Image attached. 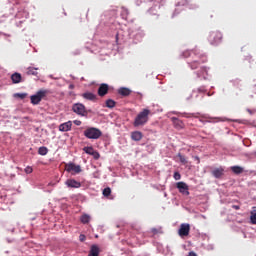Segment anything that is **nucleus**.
Instances as JSON below:
<instances>
[{"mask_svg": "<svg viewBox=\"0 0 256 256\" xmlns=\"http://www.w3.org/2000/svg\"><path fill=\"white\" fill-rule=\"evenodd\" d=\"M184 57H192V59H194L193 61L188 63L190 69L192 70L198 69L201 63H207V56L199 54L193 50L190 52H185Z\"/></svg>", "mask_w": 256, "mask_h": 256, "instance_id": "1", "label": "nucleus"}, {"mask_svg": "<svg viewBox=\"0 0 256 256\" xmlns=\"http://www.w3.org/2000/svg\"><path fill=\"white\" fill-rule=\"evenodd\" d=\"M149 115H151V110L143 109L134 119L133 125L135 127H143L149 121Z\"/></svg>", "mask_w": 256, "mask_h": 256, "instance_id": "2", "label": "nucleus"}, {"mask_svg": "<svg viewBox=\"0 0 256 256\" xmlns=\"http://www.w3.org/2000/svg\"><path fill=\"white\" fill-rule=\"evenodd\" d=\"M47 95H51V90L40 89L36 94L30 96V101L32 105H39L43 99H47Z\"/></svg>", "mask_w": 256, "mask_h": 256, "instance_id": "3", "label": "nucleus"}, {"mask_svg": "<svg viewBox=\"0 0 256 256\" xmlns=\"http://www.w3.org/2000/svg\"><path fill=\"white\" fill-rule=\"evenodd\" d=\"M103 136V132L99 128L88 127L84 130V137L86 139H100Z\"/></svg>", "mask_w": 256, "mask_h": 256, "instance_id": "4", "label": "nucleus"}, {"mask_svg": "<svg viewBox=\"0 0 256 256\" xmlns=\"http://www.w3.org/2000/svg\"><path fill=\"white\" fill-rule=\"evenodd\" d=\"M208 41L210 45H219L223 41V34L220 31H212L209 34Z\"/></svg>", "mask_w": 256, "mask_h": 256, "instance_id": "5", "label": "nucleus"}, {"mask_svg": "<svg viewBox=\"0 0 256 256\" xmlns=\"http://www.w3.org/2000/svg\"><path fill=\"white\" fill-rule=\"evenodd\" d=\"M72 111L73 113H76V115H79L80 117H87V108H85V105L81 103L73 104Z\"/></svg>", "mask_w": 256, "mask_h": 256, "instance_id": "6", "label": "nucleus"}, {"mask_svg": "<svg viewBox=\"0 0 256 256\" xmlns=\"http://www.w3.org/2000/svg\"><path fill=\"white\" fill-rule=\"evenodd\" d=\"M66 171L68 173H72V175H77L81 173V166L80 165H75L74 163H69L66 165Z\"/></svg>", "mask_w": 256, "mask_h": 256, "instance_id": "7", "label": "nucleus"}, {"mask_svg": "<svg viewBox=\"0 0 256 256\" xmlns=\"http://www.w3.org/2000/svg\"><path fill=\"white\" fill-rule=\"evenodd\" d=\"M190 231H191V226L187 223H183L180 225L178 234L180 237H187Z\"/></svg>", "mask_w": 256, "mask_h": 256, "instance_id": "8", "label": "nucleus"}, {"mask_svg": "<svg viewBox=\"0 0 256 256\" xmlns=\"http://www.w3.org/2000/svg\"><path fill=\"white\" fill-rule=\"evenodd\" d=\"M176 187L179 190V193H182V195H189V186L185 182H178L176 183Z\"/></svg>", "mask_w": 256, "mask_h": 256, "instance_id": "9", "label": "nucleus"}, {"mask_svg": "<svg viewBox=\"0 0 256 256\" xmlns=\"http://www.w3.org/2000/svg\"><path fill=\"white\" fill-rule=\"evenodd\" d=\"M65 185L70 189H79V187H81V182H78L75 179H68L66 180Z\"/></svg>", "mask_w": 256, "mask_h": 256, "instance_id": "10", "label": "nucleus"}, {"mask_svg": "<svg viewBox=\"0 0 256 256\" xmlns=\"http://www.w3.org/2000/svg\"><path fill=\"white\" fill-rule=\"evenodd\" d=\"M109 93V85L101 84L98 88L99 97H105Z\"/></svg>", "mask_w": 256, "mask_h": 256, "instance_id": "11", "label": "nucleus"}, {"mask_svg": "<svg viewBox=\"0 0 256 256\" xmlns=\"http://www.w3.org/2000/svg\"><path fill=\"white\" fill-rule=\"evenodd\" d=\"M72 127H73V122L68 121L59 125V131H62L63 133H65L67 131H71Z\"/></svg>", "mask_w": 256, "mask_h": 256, "instance_id": "12", "label": "nucleus"}, {"mask_svg": "<svg viewBox=\"0 0 256 256\" xmlns=\"http://www.w3.org/2000/svg\"><path fill=\"white\" fill-rule=\"evenodd\" d=\"M224 173H225V169H223V167L215 168L214 170H212V175L216 179H221Z\"/></svg>", "mask_w": 256, "mask_h": 256, "instance_id": "13", "label": "nucleus"}, {"mask_svg": "<svg viewBox=\"0 0 256 256\" xmlns=\"http://www.w3.org/2000/svg\"><path fill=\"white\" fill-rule=\"evenodd\" d=\"M171 121L175 127V129H183L185 127V123H183L179 118L177 117H172Z\"/></svg>", "mask_w": 256, "mask_h": 256, "instance_id": "14", "label": "nucleus"}, {"mask_svg": "<svg viewBox=\"0 0 256 256\" xmlns=\"http://www.w3.org/2000/svg\"><path fill=\"white\" fill-rule=\"evenodd\" d=\"M132 141H141L143 139V133L141 131H134L131 133Z\"/></svg>", "mask_w": 256, "mask_h": 256, "instance_id": "15", "label": "nucleus"}, {"mask_svg": "<svg viewBox=\"0 0 256 256\" xmlns=\"http://www.w3.org/2000/svg\"><path fill=\"white\" fill-rule=\"evenodd\" d=\"M83 99H87V101H95L97 99V95L91 92H85L82 94Z\"/></svg>", "mask_w": 256, "mask_h": 256, "instance_id": "16", "label": "nucleus"}, {"mask_svg": "<svg viewBox=\"0 0 256 256\" xmlns=\"http://www.w3.org/2000/svg\"><path fill=\"white\" fill-rule=\"evenodd\" d=\"M119 95H122V97H129L131 95V89L122 87L118 90Z\"/></svg>", "mask_w": 256, "mask_h": 256, "instance_id": "17", "label": "nucleus"}, {"mask_svg": "<svg viewBox=\"0 0 256 256\" xmlns=\"http://www.w3.org/2000/svg\"><path fill=\"white\" fill-rule=\"evenodd\" d=\"M88 256H99V246L92 245Z\"/></svg>", "mask_w": 256, "mask_h": 256, "instance_id": "18", "label": "nucleus"}, {"mask_svg": "<svg viewBox=\"0 0 256 256\" xmlns=\"http://www.w3.org/2000/svg\"><path fill=\"white\" fill-rule=\"evenodd\" d=\"M21 79H22L21 74L17 72L11 75V80H12V83L14 84L21 83Z\"/></svg>", "mask_w": 256, "mask_h": 256, "instance_id": "19", "label": "nucleus"}, {"mask_svg": "<svg viewBox=\"0 0 256 256\" xmlns=\"http://www.w3.org/2000/svg\"><path fill=\"white\" fill-rule=\"evenodd\" d=\"M39 70V68H35V67H28L27 68V75H34L35 77H37V75H39V73L37 72Z\"/></svg>", "mask_w": 256, "mask_h": 256, "instance_id": "20", "label": "nucleus"}, {"mask_svg": "<svg viewBox=\"0 0 256 256\" xmlns=\"http://www.w3.org/2000/svg\"><path fill=\"white\" fill-rule=\"evenodd\" d=\"M231 171H233L235 175H241V173H243V168L240 166H232Z\"/></svg>", "mask_w": 256, "mask_h": 256, "instance_id": "21", "label": "nucleus"}, {"mask_svg": "<svg viewBox=\"0 0 256 256\" xmlns=\"http://www.w3.org/2000/svg\"><path fill=\"white\" fill-rule=\"evenodd\" d=\"M81 223H83L84 225H86L87 223H89V221H91V216L84 214L81 216L80 218Z\"/></svg>", "mask_w": 256, "mask_h": 256, "instance_id": "22", "label": "nucleus"}, {"mask_svg": "<svg viewBox=\"0 0 256 256\" xmlns=\"http://www.w3.org/2000/svg\"><path fill=\"white\" fill-rule=\"evenodd\" d=\"M115 105H117V102H115V100L113 99L106 100V107H108V109H113Z\"/></svg>", "mask_w": 256, "mask_h": 256, "instance_id": "23", "label": "nucleus"}, {"mask_svg": "<svg viewBox=\"0 0 256 256\" xmlns=\"http://www.w3.org/2000/svg\"><path fill=\"white\" fill-rule=\"evenodd\" d=\"M83 151L87 153V155H92L95 152L93 146H86L83 148Z\"/></svg>", "mask_w": 256, "mask_h": 256, "instance_id": "24", "label": "nucleus"}, {"mask_svg": "<svg viewBox=\"0 0 256 256\" xmlns=\"http://www.w3.org/2000/svg\"><path fill=\"white\" fill-rule=\"evenodd\" d=\"M47 153H49V149H47L45 146H42L38 149L39 155H47Z\"/></svg>", "mask_w": 256, "mask_h": 256, "instance_id": "25", "label": "nucleus"}, {"mask_svg": "<svg viewBox=\"0 0 256 256\" xmlns=\"http://www.w3.org/2000/svg\"><path fill=\"white\" fill-rule=\"evenodd\" d=\"M184 117H187V118L194 117L195 119H199V117L203 118L205 116L201 115V113H192V114H185Z\"/></svg>", "mask_w": 256, "mask_h": 256, "instance_id": "26", "label": "nucleus"}, {"mask_svg": "<svg viewBox=\"0 0 256 256\" xmlns=\"http://www.w3.org/2000/svg\"><path fill=\"white\" fill-rule=\"evenodd\" d=\"M205 75H207V68L201 67L200 73H198V77H205Z\"/></svg>", "mask_w": 256, "mask_h": 256, "instance_id": "27", "label": "nucleus"}, {"mask_svg": "<svg viewBox=\"0 0 256 256\" xmlns=\"http://www.w3.org/2000/svg\"><path fill=\"white\" fill-rule=\"evenodd\" d=\"M251 223L256 225V210L250 216Z\"/></svg>", "mask_w": 256, "mask_h": 256, "instance_id": "28", "label": "nucleus"}, {"mask_svg": "<svg viewBox=\"0 0 256 256\" xmlns=\"http://www.w3.org/2000/svg\"><path fill=\"white\" fill-rule=\"evenodd\" d=\"M104 197H109L111 195V188L107 187L103 190Z\"/></svg>", "mask_w": 256, "mask_h": 256, "instance_id": "29", "label": "nucleus"}, {"mask_svg": "<svg viewBox=\"0 0 256 256\" xmlns=\"http://www.w3.org/2000/svg\"><path fill=\"white\" fill-rule=\"evenodd\" d=\"M178 157L180 159V162L183 163V165H187V158H185V156L178 154Z\"/></svg>", "mask_w": 256, "mask_h": 256, "instance_id": "30", "label": "nucleus"}, {"mask_svg": "<svg viewBox=\"0 0 256 256\" xmlns=\"http://www.w3.org/2000/svg\"><path fill=\"white\" fill-rule=\"evenodd\" d=\"M25 173L27 175H30V173H33V168L31 166H27L25 169H24Z\"/></svg>", "mask_w": 256, "mask_h": 256, "instance_id": "31", "label": "nucleus"}, {"mask_svg": "<svg viewBox=\"0 0 256 256\" xmlns=\"http://www.w3.org/2000/svg\"><path fill=\"white\" fill-rule=\"evenodd\" d=\"M92 157H94V159H99V157H101V155L99 154V152H97V150H94V152H92Z\"/></svg>", "mask_w": 256, "mask_h": 256, "instance_id": "32", "label": "nucleus"}, {"mask_svg": "<svg viewBox=\"0 0 256 256\" xmlns=\"http://www.w3.org/2000/svg\"><path fill=\"white\" fill-rule=\"evenodd\" d=\"M93 177L94 179H99L101 177V172L99 170L95 171L93 173Z\"/></svg>", "mask_w": 256, "mask_h": 256, "instance_id": "33", "label": "nucleus"}, {"mask_svg": "<svg viewBox=\"0 0 256 256\" xmlns=\"http://www.w3.org/2000/svg\"><path fill=\"white\" fill-rule=\"evenodd\" d=\"M175 181H179L181 179V174L179 172H174Z\"/></svg>", "mask_w": 256, "mask_h": 256, "instance_id": "34", "label": "nucleus"}, {"mask_svg": "<svg viewBox=\"0 0 256 256\" xmlns=\"http://www.w3.org/2000/svg\"><path fill=\"white\" fill-rule=\"evenodd\" d=\"M151 232L153 233V235H157V233H161V229L152 228Z\"/></svg>", "mask_w": 256, "mask_h": 256, "instance_id": "35", "label": "nucleus"}, {"mask_svg": "<svg viewBox=\"0 0 256 256\" xmlns=\"http://www.w3.org/2000/svg\"><path fill=\"white\" fill-rule=\"evenodd\" d=\"M232 209H235L236 211H239V209H241V206H239V205H232Z\"/></svg>", "mask_w": 256, "mask_h": 256, "instance_id": "36", "label": "nucleus"}, {"mask_svg": "<svg viewBox=\"0 0 256 256\" xmlns=\"http://www.w3.org/2000/svg\"><path fill=\"white\" fill-rule=\"evenodd\" d=\"M74 124L79 126V125H81V121L80 120H75Z\"/></svg>", "mask_w": 256, "mask_h": 256, "instance_id": "37", "label": "nucleus"}, {"mask_svg": "<svg viewBox=\"0 0 256 256\" xmlns=\"http://www.w3.org/2000/svg\"><path fill=\"white\" fill-rule=\"evenodd\" d=\"M80 241H85V235H80Z\"/></svg>", "mask_w": 256, "mask_h": 256, "instance_id": "38", "label": "nucleus"}, {"mask_svg": "<svg viewBox=\"0 0 256 256\" xmlns=\"http://www.w3.org/2000/svg\"><path fill=\"white\" fill-rule=\"evenodd\" d=\"M189 256H197V254L195 252H190Z\"/></svg>", "mask_w": 256, "mask_h": 256, "instance_id": "39", "label": "nucleus"}, {"mask_svg": "<svg viewBox=\"0 0 256 256\" xmlns=\"http://www.w3.org/2000/svg\"><path fill=\"white\" fill-rule=\"evenodd\" d=\"M18 96L21 97L22 99H23V97H24L23 94H18Z\"/></svg>", "mask_w": 256, "mask_h": 256, "instance_id": "40", "label": "nucleus"}, {"mask_svg": "<svg viewBox=\"0 0 256 256\" xmlns=\"http://www.w3.org/2000/svg\"><path fill=\"white\" fill-rule=\"evenodd\" d=\"M254 60H250V63H253Z\"/></svg>", "mask_w": 256, "mask_h": 256, "instance_id": "41", "label": "nucleus"}, {"mask_svg": "<svg viewBox=\"0 0 256 256\" xmlns=\"http://www.w3.org/2000/svg\"><path fill=\"white\" fill-rule=\"evenodd\" d=\"M197 161H199V157H196Z\"/></svg>", "mask_w": 256, "mask_h": 256, "instance_id": "42", "label": "nucleus"}]
</instances>
